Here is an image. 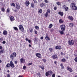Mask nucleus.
Listing matches in <instances>:
<instances>
[{
    "label": "nucleus",
    "instance_id": "46",
    "mask_svg": "<svg viewBox=\"0 0 77 77\" xmlns=\"http://www.w3.org/2000/svg\"><path fill=\"white\" fill-rule=\"evenodd\" d=\"M7 12H8V13H9L10 12V10L9 9V8H8L7 10Z\"/></svg>",
    "mask_w": 77,
    "mask_h": 77
},
{
    "label": "nucleus",
    "instance_id": "9",
    "mask_svg": "<svg viewBox=\"0 0 77 77\" xmlns=\"http://www.w3.org/2000/svg\"><path fill=\"white\" fill-rule=\"evenodd\" d=\"M35 55L37 57H38V58H42V56L41 55V54L38 53H37L35 54Z\"/></svg>",
    "mask_w": 77,
    "mask_h": 77
},
{
    "label": "nucleus",
    "instance_id": "37",
    "mask_svg": "<svg viewBox=\"0 0 77 77\" xmlns=\"http://www.w3.org/2000/svg\"><path fill=\"white\" fill-rule=\"evenodd\" d=\"M63 31H65L62 30L60 31V33L61 35H63V34H64V32H63Z\"/></svg>",
    "mask_w": 77,
    "mask_h": 77
},
{
    "label": "nucleus",
    "instance_id": "56",
    "mask_svg": "<svg viewBox=\"0 0 77 77\" xmlns=\"http://www.w3.org/2000/svg\"><path fill=\"white\" fill-rule=\"evenodd\" d=\"M66 7V6H65V5H63V8H65Z\"/></svg>",
    "mask_w": 77,
    "mask_h": 77
},
{
    "label": "nucleus",
    "instance_id": "64",
    "mask_svg": "<svg viewBox=\"0 0 77 77\" xmlns=\"http://www.w3.org/2000/svg\"><path fill=\"white\" fill-rule=\"evenodd\" d=\"M54 63L55 64H56V63H57V62H56V61H55L54 62Z\"/></svg>",
    "mask_w": 77,
    "mask_h": 77
},
{
    "label": "nucleus",
    "instance_id": "30",
    "mask_svg": "<svg viewBox=\"0 0 77 77\" xmlns=\"http://www.w3.org/2000/svg\"><path fill=\"white\" fill-rule=\"evenodd\" d=\"M52 27H53V24H52L51 23L49 26L48 28L49 29H51Z\"/></svg>",
    "mask_w": 77,
    "mask_h": 77
},
{
    "label": "nucleus",
    "instance_id": "51",
    "mask_svg": "<svg viewBox=\"0 0 77 77\" xmlns=\"http://www.w3.org/2000/svg\"><path fill=\"white\" fill-rule=\"evenodd\" d=\"M32 32H33V29L31 28L30 29V32H31V33H32Z\"/></svg>",
    "mask_w": 77,
    "mask_h": 77
},
{
    "label": "nucleus",
    "instance_id": "35",
    "mask_svg": "<svg viewBox=\"0 0 77 77\" xmlns=\"http://www.w3.org/2000/svg\"><path fill=\"white\" fill-rule=\"evenodd\" d=\"M13 28L15 30H16V31H18V28H17L16 27H14Z\"/></svg>",
    "mask_w": 77,
    "mask_h": 77
},
{
    "label": "nucleus",
    "instance_id": "49",
    "mask_svg": "<svg viewBox=\"0 0 77 77\" xmlns=\"http://www.w3.org/2000/svg\"><path fill=\"white\" fill-rule=\"evenodd\" d=\"M26 66H23V69H24V70H25V69H26Z\"/></svg>",
    "mask_w": 77,
    "mask_h": 77
},
{
    "label": "nucleus",
    "instance_id": "61",
    "mask_svg": "<svg viewBox=\"0 0 77 77\" xmlns=\"http://www.w3.org/2000/svg\"><path fill=\"white\" fill-rule=\"evenodd\" d=\"M25 40H26V41H28L29 40V39H28L27 38H26V39H25Z\"/></svg>",
    "mask_w": 77,
    "mask_h": 77
},
{
    "label": "nucleus",
    "instance_id": "57",
    "mask_svg": "<svg viewBox=\"0 0 77 77\" xmlns=\"http://www.w3.org/2000/svg\"><path fill=\"white\" fill-rule=\"evenodd\" d=\"M28 41L29 44H30V43H31V40H29Z\"/></svg>",
    "mask_w": 77,
    "mask_h": 77
},
{
    "label": "nucleus",
    "instance_id": "24",
    "mask_svg": "<svg viewBox=\"0 0 77 77\" xmlns=\"http://www.w3.org/2000/svg\"><path fill=\"white\" fill-rule=\"evenodd\" d=\"M39 68H41L42 70H44V66L43 65L42 66H39Z\"/></svg>",
    "mask_w": 77,
    "mask_h": 77
},
{
    "label": "nucleus",
    "instance_id": "45",
    "mask_svg": "<svg viewBox=\"0 0 77 77\" xmlns=\"http://www.w3.org/2000/svg\"><path fill=\"white\" fill-rule=\"evenodd\" d=\"M43 62H44V63H45L46 62V60H45V59H42Z\"/></svg>",
    "mask_w": 77,
    "mask_h": 77
},
{
    "label": "nucleus",
    "instance_id": "60",
    "mask_svg": "<svg viewBox=\"0 0 77 77\" xmlns=\"http://www.w3.org/2000/svg\"><path fill=\"white\" fill-rule=\"evenodd\" d=\"M2 48H3L2 46H0V50H2Z\"/></svg>",
    "mask_w": 77,
    "mask_h": 77
},
{
    "label": "nucleus",
    "instance_id": "36",
    "mask_svg": "<svg viewBox=\"0 0 77 77\" xmlns=\"http://www.w3.org/2000/svg\"><path fill=\"white\" fill-rule=\"evenodd\" d=\"M35 29H36L37 30H39V27L38 26H35Z\"/></svg>",
    "mask_w": 77,
    "mask_h": 77
},
{
    "label": "nucleus",
    "instance_id": "16",
    "mask_svg": "<svg viewBox=\"0 0 77 77\" xmlns=\"http://www.w3.org/2000/svg\"><path fill=\"white\" fill-rule=\"evenodd\" d=\"M6 68H9L11 67L10 63H8L5 66Z\"/></svg>",
    "mask_w": 77,
    "mask_h": 77
},
{
    "label": "nucleus",
    "instance_id": "40",
    "mask_svg": "<svg viewBox=\"0 0 77 77\" xmlns=\"http://www.w3.org/2000/svg\"><path fill=\"white\" fill-rule=\"evenodd\" d=\"M37 75L39 77L41 76V73H40V72H38L37 74Z\"/></svg>",
    "mask_w": 77,
    "mask_h": 77
},
{
    "label": "nucleus",
    "instance_id": "5",
    "mask_svg": "<svg viewBox=\"0 0 77 77\" xmlns=\"http://www.w3.org/2000/svg\"><path fill=\"white\" fill-rule=\"evenodd\" d=\"M68 43L69 44V45H73L74 44V41L73 40H69Z\"/></svg>",
    "mask_w": 77,
    "mask_h": 77
},
{
    "label": "nucleus",
    "instance_id": "11",
    "mask_svg": "<svg viewBox=\"0 0 77 77\" xmlns=\"http://www.w3.org/2000/svg\"><path fill=\"white\" fill-rule=\"evenodd\" d=\"M66 69L67 70H69L70 72H72L73 71L72 69L71 68H70L69 66L67 67Z\"/></svg>",
    "mask_w": 77,
    "mask_h": 77
},
{
    "label": "nucleus",
    "instance_id": "29",
    "mask_svg": "<svg viewBox=\"0 0 77 77\" xmlns=\"http://www.w3.org/2000/svg\"><path fill=\"white\" fill-rule=\"evenodd\" d=\"M75 4L74 3H72L71 4V6L72 7V8H73L74 6H75Z\"/></svg>",
    "mask_w": 77,
    "mask_h": 77
},
{
    "label": "nucleus",
    "instance_id": "18",
    "mask_svg": "<svg viewBox=\"0 0 77 77\" xmlns=\"http://www.w3.org/2000/svg\"><path fill=\"white\" fill-rule=\"evenodd\" d=\"M31 6L32 8H35V4H34V3L32 2L31 4Z\"/></svg>",
    "mask_w": 77,
    "mask_h": 77
},
{
    "label": "nucleus",
    "instance_id": "22",
    "mask_svg": "<svg viewBox=\"0 0 77 77\" xmlns=\"http://www.w3.org/2000/svg\"><path fill=\"white\" fill-rule=\"evenodd\" d=\"M38 14H41L42 13V10L41 9H40L38 11Z\"/></svg>",
    "mask_w": 77,
    "mask_h": 77
},
{
    "label": "nucleus",
    "instance_id": "28",
    "mask_svg": "<svg viewBox=\"0 0 77 77\" xmlns=\"http://www.w3.org/2000/svg\"><path fill=\"white\" fill-rule=\"evenodd\" d=\"M40 7H43L45 6V4L43 3H41L40 4Z\"/></svg>",
    "mask_w": 77,
    "mask_h": 77
},
{
    "label": "nucleus",
    "instance_id": "20",
    "mask_svg": "<svg viewBox=\"0 0 77 77\" xmlns=\"http://www.w3.org/2000/svg\"><path fill=\"white\" fill-rule=\"evenodd\" d=\"M8 34V32L6 30H4L3 32V34L4 35H6Z\"/></svg>",
    "mask_w": 77,
    "mask_h": 77
},
{
    "label": "nucleus",
    "instance_id": "3",
    "mask_svg": "<svg viewBox=\"0 0 77 77\" xmlns=\"http://www.w3.org/2000/svg\"><path fill=\"white\" fill-rule=\"evenodd\" d=\"M51 12V10H50V9H48L47 10V12H46V13L45 14V17H48V13L49 14H50Z\"/></svg>",
    "mask_w": 77,
    "mask_h": 77
},
{
    "label": "nucleus",
    "instance_id": "14",
    "mask_svg": "<svg viewBox=\"0 0 77 77\" xmlns=\"http://www.w3.org/2000/svg\"><path fill=\"white\" fill-rule=\"evenodd\" d=\"M10 19L11 21H14L15 20V18L13 16H11L10 17Z\"/></svg>",
    "mask_w": 77,
    "mask_h": 77
},
{
    "label": "nucleus",
    "instance_id": "27",
    "mask_svg": "<svg viewBox=\"0 0 77 77\" xmlns=\"http://www.w3.org/2000/svg\"><path fill=\"white\" fill-rule=\"evenodd\" d=\"M20 63H24V59L23 58H21L20 59Z\"/></svg>",
    "mask_w": 77,
    "mask_h": 77
},
{
    "label": "nucleus",
    "instance_id": "1",
    "mask_svg": "<svg viewBox=\"0 0 77 77\" xmlns=\"http://www.w3.org/2000/svg\"><path fill=\"white\" fill-rule=\"evenodd\" d=\"M17 56V53L15 52L13 53L12 54H11L10 56V57L11 59H14V57H15Z\"/></svg>",
    "mask_w": 77,
    "mask_h": 77
},
{
    "label": "nucleus",
    "instance_id": "54",
    "mask_svg": "<svg viewBox=\"0 0 77 77\" xmlns=\"http://www.w3.org/2000/svg\"><path fill=\"white\" fill-rule=\"evenodd\" d=\"M11 77V75H10V74H8L7 77Z\"/></svg>",
    "mask_w": 77,
    "mask_h": 77
},
{
    "label": "nucleus",
    "instance_id": "33",
    "mask_svg": "<svg viewBox=\"0 0 77 77\" xmlns=\"http://www.w3.org/2000/svg\"><path fill=\"white\" fill-rule=\"evenodd\" d=\"M69 25L70 27H73V23H70L69 24Z\"/></svg>",
    "mask_w": 77,
    "mask_h": 77
},
{
    "label": "nucleus",
    "instance_id": "32",
    "mask_svg": "<svg viewBox=\"0 0 77 77\" xmlns=\"http://www.w3.org/2000/svg\"><path fill=\"white\" fill-rule=\"evenodd\" d=\"M1 11L3 12H5V8L2 7L1 8Z\"/></svg>",
    "mask_w": 77,
    "mask_h": 77
},
{
    "label": "nucleus",
    "instance_id": "34",
    "mask_svg": "<svg viewBox=\"0 0 77 77\" xmlns=\"http://www.w3.org/2000/svg\"><path fill=\"white\" fill-rule=\"evenodd\" d=\"M49 51L51 53V52H53V49L52 48H49Z\"/></svg>",
    "mask_w": 77,
    "mask_h": 77
},
{
    "label": "nucleus",
    "instance_id": "43",
    "mask_svg": "<svg viewBox=\"0 0 77 77\" xmlns=\"http://www.w3.org/2000/svg\"><path fill=\"white\" fill-rule=\"evenodd\" d=\"M33 2H34V3L36 4L37 3V1L36 0H33Z\"/></svg>",
    "mask_w": 77,
    "mask_h": 77
},
{
    "label": "nucleus",
    "instance_id": "62",
    "mask_svg": "<svg viewBox=\"0 0 77 77\" xmlns=\"http://www.w3.org/2000/svg\"><path fill=\"white\" fill-rule=\"evenodd\" d=\"M29 65H32V63H28Z\"/></svg>",
    "mask_w": 77,
    "mask_h": 77
},
{
    "label": "nucleus",
    "instance_id": "50",
    "mask_svg": "<svg viewBox=\"0 0 77 77\" xmlns=\"http://www.w3.org/2000/svg\"><path fill=\"white\" fill-rule=\"evenodd\" d=\"M56 76V75L54 73L52 75V77H55Z\"/></svg>",
    "mask_w": 77,
    "mask_h": 77
},
{
    "label": "nucleus",
    "instance_id": "17",
    "mask_svg": "<svg viewBox=\"0 0 77 77\" xmlns=\"http://www.w3.org/2000/svg\"><path fill=\"white\" fill-rule=\"evenodd\" d=\"M26 6H29L30 5V2L29 1H26L25 3Z\"/></svg>",
    "mask_w": 77,
    "mask_h": 77
},
{
    "label": "nucleus",
    "instance_id": "15",
    "mask_svg": "<svg viewBox=\"0 0 77 77\" xmlns=\"http://www.w3.org/2000/svg\"><path fill=\"white\" fill-rule=\"evenodd\" d=\"M56 48V50H57L59 49V50H61L62 49V47L60 46H56L55 47V48Z\"/></svg>",
    "mask_w": 77,
    "mask_h": 77
},
{
    "label": "nucleus",
    "instance_id": "7",
    "mask_svg": "<svg viewBox=\"0 0 77 77\" xmlns=\"http://www.w3.org/2000/svg\"><path fill=\"white\" fill-rule=\"evenodd\" d=\"M15 8L17 10H19V9H20V4L19 3L18 4L17 3L16 5Z\"/></svg>",
    "mask_w": 77,
    "mask_h": 77
},
{
    "label": "nucleus",
    "instance_id": "44",
    "mask_svg": "<svg viewBox=\"0 0 77 77\" xmlns=\"http://www.w3.org/2000/svg\"><path fill=\"white\" fill-rule=\"evenodd\" d=\"M14 62L16 65H17V63H18V61L17 60H15L14 61Z\"/></svg>",
    "mask_w": 77,
    "mask_h": 77
},
{
    "label": "nucleus",
    "instance_id": "42",
    "mask_svg": "<svg viewBox=\"0 0 77 77\" xmlns=\"http://www.w3.org/2000/svg\"><path fill=\"white\" fill-rule=\"evenodd\" d=\"M74 60L75 62H76V63H77V57L75 58Z\"/></svg>",
    "mask_w": 77,
    "mask_h": 77
},
{
    "label": "nucleus",
    "instance_id": "47",
    "mask_svg": "<svg viewBox=\"0 0 77 77\" xmlns=\"http://www.w3.org/2000/svg\"><path fill=\"white\" fill-rule=\"evenodd\" d=\"M34 32V34H35L37 35V34H38V32H37V31L35 30Z\"/></svg>",
    "mask_w": 77,
    "mask_h": 77
},
{
    "label": "nucleus",
    "instance_id": "58",
    "mask_svg": "<svg viewBox=\"0 0 77 77\" xmlns=\"http://www.w3.org/2000/svg\"><path fill=\"white\" fill-rule=\"evenodd\" d=\"M74 56L75 57H77V54H74Z\"/></svg>",
    "mask_w": 77,
    "mask_h": 77
},
{
    "label": "nucleus",
    "instance_id": "48",
    "mask_svg": "<svg viewBox=\"0 0 77 77\" xmlns=\"http://www.w3.org/2000/svg\"><path fill=\"white\" fill-rule=\"evenodd\" d=\"M3 41V39L2 38H0V42H2V41Z\"/></svg>",
    "mask_w": 77,
    "mask_h": 77
},
{
    "label": "nucleus",
    "instance_id": "23",
    "mask_svg": "<svg viewBox=\"0 0 77 77\" xmlns=\"http://www.w3.org/2000/svg\"><path fill=\"white\" fill-rule=\"evenodd\" d=\"M60 66L61 67V69H64V66H63V64L62 63L60 64Z\"/></svg>",
    "mask_w": 77,
    "mask_h": 77
},
{
    "label": "nucleus",
    "instance_id": "59",
    "mask_svg": "<svg viewBox=\"0 0 77 77\" xmlns=\"http://www.w3.org/2000/svg\"><path fill=\"white\" fill-rule=\"evenodd\" d=\"M40 39H44V37H43V36H42L41 38H40Z\"/></svg>",
    "mask_w": 77,
    "mask_h": 77
},
{
    "label": "nucleus",
    "instance_id": "21",
    "mask_svg": "<svg viewBox=\"0 0 77 77\" xmlns=\"http://www.w3.org/2000/svg\"><path fill=\"white\" fill-rule=\"evenodd\" d=\"M5 52V50L3 49H1L0 51V54H2L3 53H4Z\"/></svg>",
    "mask_w": 77,
    "mask_h": 77
},
{
    "label": "nucleus",
    "instance_id": "52",
    "mask_svg": "<svg viewBox=\"0 0 77 77\" xmlns=\"http://www.w3.org/2000/svg\"><path fill=\"white\" fill-rule=\"evenodd\" d=\"M54 10L55 11H56V10L57 9V7L55 6L54 8Z\"/></svg>",
    "mask_w": 77,
    "mask_h": 77
},
{
    "label": "nucleus",
    "instance_id": "2",
    "mask_svg": "<svg viewBox=\"0 0 77 77\" xmlns=\"http://www.w3.org/2000/svg\"><path fill=\"white\" fill-rule=\"evenodd\" d=\"M53 74V72L51 70H50L48 71V72H47L45 73V75L47 77L48 76V75L51 76Z\"/></svg>",
    "mask_w": 77,
    "mask_h": 77
},
{
    "label": "nucleus",
    "instance_id": "25",
    "mask_svg": "<svg viewBox=\"0 0 77 77\" xmlns=\"http://www.w3.org/2000/svg\"><path fill=\"white\" fill-rule=\"evenodd\" d=\"M72 9L73 10H74L75 11H76L77 10V6H74V7H72Z\"/></svg>",
    "mask_w": 77,
    "mask_h": 77
},
{
    "label": "nucleus",
    "instance_id": "6",
    "mask_svg": "<svg viewBox=\"0 0 77 77\" xmlns=\"http://www.w3.org/2000/svg\"><path fill=\"white\" fill-rule=\"evenodd\" d=\"M10 67H11V68H15V65H14V63H13V61H12L11 60L10 62Z\"/></svg>",
    "mask_w": 77,
    "mask_h": 77
},
{
    "label": "nucleus",
    "instance_id": "53",
    "mask_svg": "<svg viewBox=\"0 0 77 77\" xmlns=\"http://www.w3.org/2000/svg\"><path fill=\"white\" fill-rule=\"evenodd\" d=\"M45 2L46 3H48V1L47 0H45Z\"/></svg>",
    "mask_w": 77,
    "mask_h": 77
},
{
    "label": "nucleus",
    "instance_id": "41",
    "mask_svg": "<svg viewBox=\"0 0 77 77\" xmlns=\"http://www.w3.org/2000/svg\"><path fill=\"white\" fill-rule=\"evenodd\" d=\"M56 4L58 6H60V2H57Z\"/></svg>",
    "mask_w": 77,
    "mask_h": 77
},
{
    "label": "nucleus",
    "instance_id": "31",
    "mask_svg": "<svg viewBox=\"0 0 77 77\" xmlns=\"http://www.w3.org/2000/svg\"><path fill=\"white\" fill-rule=\"evenodd\" d=\"M61 61L63 62H66V59L65 58H63L61 59Z\"/></svg>",
    "mask_w": 77,
    "mask_h": 77
},
{
    "label": "nucleus",
    "instance_id": "55",
    "mask_svg": "<svg viewBox=\"0 0 77 77\" xmlns=\"http://www.w3.org/2000/svg\"><path fill=\"white\" fill-rule=\"evenodd\" d=\"M2 44H6V42L5 41H3L2 42Z\"/></svg>",
    "mask_w": 77,
    "mask_h": 77
},
{
    "label": "nucleus",
    "instance_id": "63",
    "mask_svg": "<svg viewBox=\"0 0 77 77\" xmlns=\"http://www.w3.org/2000/svg\"><path fill=\"white\" fill-rule=\"evenodd\" d=\"M23 77V75L21 76V75H20L18 76V77Z\"/></svg>",
    "mask_w": 77,
    "mask_h": 77
},
{
    "label": "nucleus",
    "instance_id": "39",
    "mask_svg": "<svg viewBox=\"0 0 77 77\" xmlns=\"http://www.w3.org/2000/svg\"><path fill=\"white\" fill-rule=\"evenodd\" d=\"M11 6L15 7V5L14 4V3H12L11 4Z\"/></svg>",
    "mask_w": 77,
    "mask_h": 77
},
{
    "label": "nucleus",
    "instance_id": "19",
    "mask_svg": "<svg viewBox=\"0 0 77 77\" xmlns=\"http://www.w3.org/2000/svg\"><path fill=\"white\" fill-rule=\"evenodd\" d=\"M58 14L60 15L61 17H62L63 15V13L61 11H60L58 12Z\"/></svg>",
    "mask_w": 77,
    "mask_h": 77
},
{
    "label": "nucleus",
    "instance_id": "38",
    "mask_svg": "<svg viewBox=\"0 0 77 77\" xmlns=\"http://www.w3.org/2000/svg\"><path fill=\"white\" fill-rule=\"evenodd\" d=\"M68 9H69V8L68 7H66L64 9L66 11H68Z\"/></svg>",
    "mask_w": 77,
    "mask_h": 77
},
{
    "label": "nucleus",
    "instance_id": "4",
    "mask_svg": "<svg viewBox=\"0 0 77 77\" xmlns=\"http://www.w3.org/2000/svg\"><path fill=\"white\" fill-rule=\"evenodd\" d=\"M61 30L65 31L66 28V26L64 25H61L60 26Z\"/></svg>",
    "mask_w": 77,
    "mask_h": 77
},
{
    "label": "nucleus",
    "instance_id": "13",
    "mask_svg": "<svg viewBox=\"0 0 77 77\" xmlns=\"http://www.w3.org/2000/svg\"><path fill=\"white\" fill-rule=\"evenodd\" d=\"M51 57L53 59H56L57 57V56L56 54H54Z\"/></svg>",
    "mask_w": 77,
    "mask_h": 77
},
{
    "label": "nucleus",
    "instance_id": "26",
    "mask_svg": "<svg viewBox=\"0 0 77 77\" xmlns=\"http://www.w3.org/2000/svg\"><path fill=\"white\" fill-rule=\"evenodd\" d=\"M64 21L62 19H60L59 20V23L61 24V23H63Z\"/></svg>",
    "mask_w": 77,
    "mask_h": 77
},
{
    "label": "nucleus",
    "instance_id": "8",
    "mask_svg": "<svg viewBox=\"0 0 77 77\" xmlns=\"http://www.w3.org/2000/svg\"><path fill=\"white\" fill-rule=\"evenodd\" d=\"M19 29L21 30V31L23 32H24V28L22 25H19L18 26Z\"/></svg>",
    "mask_w": 77,
    "mask_h": 77
},
{
    "label": "nucleus",
    "instance_id": "10",
    "mask_svg": "<svg viewBox=\"0 0 77 77\" xmlns=\"http://www.w3.org/2000/svg\"><path fill=\"white\" fill-rule=\"evenodd\" d=\"M68 19L70 21H73L74 20V18L71 16H69L68 17Z\"/></svg>",
    "mask_w": 77,
    "mask_h": 77
},
{
    "label": "nucleus",
    "instance_id": "12",
    "mask_svg": "<svg viewBox=\"0 0 77 77\" xmlns=\"http://www.w3.org/2000/svg\"><path fill=\"white\" fill-rule=\"evenodd\" d=\"M45 39H46V41H47V40H48V41H50V38L48 37V35L47 34L46 35Z\"/></svg>",
    "mask_w": 77,
    "mask_h": 77
}]
</instances>
